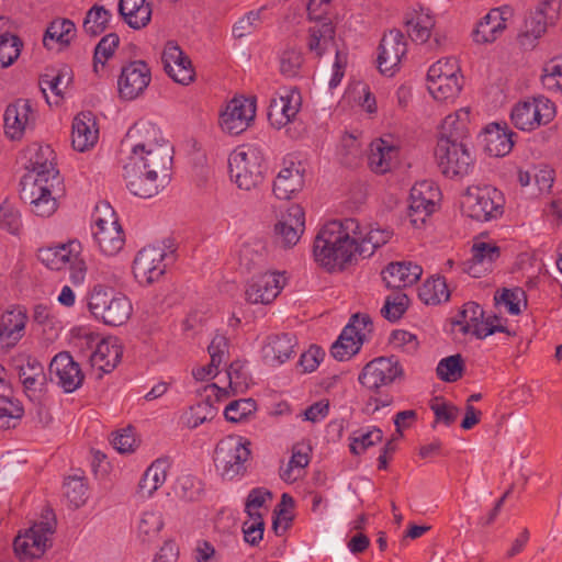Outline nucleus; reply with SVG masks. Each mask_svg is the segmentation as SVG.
I'll return each mask as SVG.
<instances>
[{"label": "nucleus", "mask_w": 562, "mask_h": 562, "mask_svg": "<svg viewBox=\"0 0 562 562\" xmlns=\"http://www.w3.org/2000/svg\"><path fill=\"white\" fill-rule=\"evenodd\" d=\"M360 238L361 228L356 218L326 223L314 239L315 261L328 271L345 269L359 256L357 243Z\"/></svg>", "instance_id": "f257e3e1"}, {"label": "nucleus", "mask_w": 562, "mask_h": 562, "mask_svg": "<svg viewBox=\"0 0 562 562\" xmlns=\"http://www.w3.org/2000/svg\"><path fill=\"white\" fill-rule=\"evenodd\" d=\"M403 368L393 357H379L368 362L361 370L358 381L367 391L373 393L366 403L367 413H375L390 406L393 397L386 392L396 379L402 378Z\"/></svg>", "instance_id": "f03ea898"}, {"label": "nucleus", "mask_w": 562, "mask_h": 562, "mask_svg": "<svg viewBox=\"0 0 562 562\" xmlns=\"http://www.w3.org/2000/svg\"><path fill=\"white\" fill-rule=\"evenodd\" d=\"M144 139L132 147L124 164L138 167V170H156L161 178L168 177L172 162V148L154 125L144 127Z\"/></svg>", "instance_id": "7ed1b4c3"}, {"label": "nucleus", "mask_w": 562, "mask_h": 562, "mask_svg": "<svg viewBox=\"0 0 562 562\" xmlns=\"http://www.w3.org/2000/svg\"><path fill=\"white\" fill-rule=\"evenodd\" d=\"M91 315L109 326L125 324L133 312L130 299L111 286L95 284L87 295Z\"/></svg>", "instance_id": "20e7f679"}, {"label": "nucleus", "mask_w": 562, "mask_h": 562, "mask_svg": "<svg viewBox=\"0 0 562 562\" xmlns=\"http://www.w3.org/2000/svg\"><path fill=\"white\" fill-rule=\"evenodd\" d=\"M503 193L491 186L469 187L461 201L462 213L477 222H488L504 213Z\"/></svg>", "instance_id": "39448f33"}, {"label": "nucleus", "mask_w": 562, "mask_h": 562, "mask_svg": "<svg viewBox=\"0 0 562 562\" xmlns=\"http://www.w3.org/2000/svg\"><path fill=\"white\" fill-rule=\"evenodd\" d=\"M263 161L262 153L254 146L238 147L229 155V173L238 188L249 191L262 183Z\"/></svg>", "instance_id": "423d86ee"}, {"label": "nucleus", "mask_w": 562, "mask_h": 562, "mask_svg": "<svg viewBox=\"0 0 562 562\" xmlns=\"http://www.w3.org/2000/svg\"><path fill=\"white\" fill-rule=\"evenodd\" d=\"M81 250L82 247L78 240H70L66 244L40 248L37 258L50 270L59 271L69 266L71 282L81 284L87 274V265L80 256Z\"/></svg>", "instance_id": "0eeeda50"}, {"label": "nucleus", "mask_w": 562, "mask_h": 562, "mask_svg": "<svg viewBox=\"0 0 562 562\" xmlns=\"http://www.w3.org/2000/svg\"><path fill=\"white\" fill-rule=\"evenodd\" d=\"M55 532V517L46 509L41 521L34 522L24 533L13 541V549L21 561L38 559L52 546L50 537Z\"/></svg>", "instance_id": "6e6552de"}, {"label": "nucleus", "mask_w": 562, "mask_h": 562, "mask_svg": "<svg viewBox=\"0 0 562 562\" xmlns=\"http://www.w3.org/2000/svg\"><path fill=\"white\" fill-rule=\"evenodd\" d=\"M427 90L438 102L453 100L461 91L463 77L454 59L445 58L431 65L427 71Z\"/></svg>", "instance_id": "1a4fd4ad"}, {"label": "nucleus", "mask_w": 562, "mask_h": 562, "mask_svg": "<svg viewBox=\"0 0 562 562\" xmlns=\"http://www.w3.org/2000/svg\"><path fill=\"white\" fill-rule=\"evenodd\" d=\"M434 156L441 173L450 179L463 178L474 168L475 158L465 143L437 142Z\"/></svg>", "instance_id": "9d476101"}, {"label": "nucleus", "mask_w": 562, "mask_h": 562, "mask_svg": "<svg viewBox=\"0 0 562 562\" xmlns=\"http://www.w3.org/2000/svg\"><path fill=\"white\" fill-rule=\"evenodd\" d=\"M555 116L554 104L544 97L518 102L512 110L513 124L521 131H533Z\"/></svg>", "instance_id": "9b49d317"}, {"label": "nucleus", "mask_w": 562, "mask_h": 562, "mask_svg": "<svg viewBox=\"0 0 562 562\" xmlns=\"http://www.w3.org/2000/svg\"><path fill=\"white\" fill-rule=\"evenodd\" d=\"M249 441L240 438L221 440L214 451V462L222 475L229 480L246 471L245 463L250 457Z\"/></svg>", "instance_id": "f8f14e48"}, {"label": "nucleus", "mask_w": 562, "mask_h": 562, "mask_svg": "<svg viewBox=\"0 0 562 562\" xmlns=\"http://www.w3.org/2000/svg\"><path fill=\"white\" fill-rule=\"evenodd\" d=\"M371 330L372 321L368 314H353L331 346L333 357L339 361L350 359L360 350L367 334Z\"/></svg>", "instance_id": "ddd939ff"}, {"label": "nucleus", "mask_w": 562, "mask_h": 562, "mask_svg": "<svg viewBox=\"0 0 562 562\" xmlns=\"http://www.w3.org/2000/svg\"><path fill=\"white\" fill-rule=\"evenodd\" d=\"M173 250L165 245H149L142 248L133 262V273L140 284H150L165 273L166 259L170 258Z\"/></svg>", "instance_id": "4468645a"}, {"label": "nucleus", "mask_w": 562, "mask_h": 562, "mask_svg": "<svg viewBox=\"0 0 562 562\" xmlns=\"http://www.w3.org/2000/svg\"><path fill=\"white\" fill-rule=\"evenodd\" d=\"M151 80L149 66L143 60L124 65L117 78L119 98L133 101L144 94Z\"/></svg>", "instance_id": "2eb2a0df"}, {"label": "nucleus", "mask_w": 562, "mask_h": 562, "mask_svg": "<svg viewBox=\"0 0 562 562\" xmlns=\"http://www.w3.org/2000/svg\"><path fill=\"white\" fill-rule=\"evenodd\" d=\"M304 231V211L300 205L293 204L281 214L273 226V244L282 249H290L299 243Z\"/></svg>", "instance_id": "dca6fc26"}, {"label": "nucleus", "mask_w": 562, "mask_h": 562, "mask_svg": "<svg viewBox=\"0 0 562 562\" xmlns=\"http://www.w3.org/2000/svg\"><path fill=\"white\" fill-rule=\"evenodd\" d=\"M256 116L255 99L245 97L233 98L220 115L222 130L231 135L246 131Z\"/></svg>", "instance_id": "f3484780"}, {"label": "nucleus", "mask_w": 562, "mask_h": 562, "mask_svg": "<svg viewBox=\"0 0 562 562\" xmlns=\"http://www.w3.org/2000/svg\"><path fill=\"white\" fill-rule=\"evenodd\" d=\"M93 237L100 250L106 256H114L123 248L124 233L111 207L105 206L104 217L95 218Z\"/></svg>", "instance_id": "a211bd4d"}, {"label": "nucleus", "mask_w": 562, "mask_h": 562, "mask_svg": "<svg viewBox=\"0 0 562 562\" xmlns=\"http://www.w3.org/2000/svg\"><path fill=\"white\" fill-rule=\"evenodd\" d=\"M405 54L406 43L403 33L397 30L384 33L378 54V68L380 72L389 77L394 76Z\"/></svg>", "instance_id": "6ab92c4d"}, {"label": "nucleus", "mask_w": 562, "mask_h": 562, "mask_svg": "<svg viewBox=\"0 0 562 562\" xmlns=\"http://www.w3.org/2000/svg\"><path fill=\"white\" fill-rule=\"evenodd\" d=\"M35 112L26 99H19L5 109L3 121L7 136L13 140L21 139L35 124Z\"/></svg>", "instance_id": "aec40b11"}, {"label": "nucleus", "mask_w": 562, "mask_h": 562, "mask_svg": "<svg viewBox=\"0 0 562 562\" xmlns=\"http://www.w3.org/2000/svg\"><path fill=\"white\" fill-rule=\"evenodd\" d=\"M301 105V93L296 89H285L270 100L267 113L269 123L280 130L296 116Z\"/></svg>", "instance_id": "412c9836"}, {"label": "nucleus", "mask_w": 562, "mask_h": 562, "mask_svg": "<svg viewBox=\"0 0 562 562\" xmlns=\"http://www.w3.org/2000/svg\"><path fill=\"white\" fill-rule=\"evenodd\" d=\"M283 285V278L277 272L254 277L245 289L246 301L251 304H270L279 295Z\"/></svg>", "instance_id": "4be33fe9"}, {"label": "nucleus", "mask_w": 562, "mask_h": 562, "mask_svg": "<svg viewBox=\"0 0 562 562\" xmlns=\"http://www.w3.org/2000/svg\"><path fill=\"white\" fill-rule=\"evenodd\" d=\"M167 75L177 83L189 85L194 79L191 59L176 42H168L161 56Z\"/></svg>", "instance_id": "5701e85b"}, {"label": "nucleus", "mask_w": 562, "mask_h": 562, "mask_svg": "<svg viewBox=\"0 0 562 562\" xmlns=\"http://www.w3.org/2000/svg\"><path fill=\"white\" fill-rule=\"evenodd\" d=\"M53 182H23L21 199L29 202L37 216L48 217L57 210V200L52 195Z\"/></svg>", "instance_id": "b1692460"}, {"label": "nucleus", "mask_w": 562, "mask_h": 562, "mask_svg": "<svg viewBox=\"0 0 562 562\" xmlns=\"http://www.w3.org/2000/svg\"><path fill=\"white\" fill-rule=\"evenodd\" d=\"M49 373L57 379V384L66 393H71L81 386L85 375L80 366L68 352H59L49 364Z\"/></svg>", "instance_id": "393cba45"}, {"label": "nucleus", "mask_w": 562, "mask_h": 562, "mask_svg": "<svg viewBox=\"0 0 562 562\" xmlns=\"http://www.w3.org/2000/svg\"><path fill=\"white\" fill-rule=\"evenodd\" d=\"M123 170L127 188L136 196L149 199L164 187L165 179L159 180L160 175L156 170L143 171L127 164L123 165Z\"/></svg>", "instance_id": "a878e982"}, {"label": "nucleus", "mask_w": 562, "mask_h": 562, "mask_svg": "<svg viewBox=\"0 0 562 562\" xmlns=\"http://www.w3.org/2000/svg\"><path fill=\"white\" fill-rule=\"evenodd\" d=\"M33 151L29 158L30 170L35 173L32 182H58V170L56 168V156L53 148L48 145L33 146L30 148Z\"/></svg>", "instance_id": "bb28decb"}, {"label": "nucleus", "mask_w": 562, "mask_h": 562, "mask_svg": "<svg viewBox=\"0 0 562 562\" xmlns=\"http://www.w3.org/2000/svg\"><path fill=\"white\" fill-rule=\"evenodd\" d=\"M514 135L515 133L506 124L491 123L483 130L481 138L484 149L490 156L504 157L513 149Z\"/></svg>", "instance_id": "cd10ccee"}, {"label": "nucleus", "mask_w": 562, "mask_h": 562, "mask_svg": "<svg viewBox=\"0 0 562 562\" xmlns=\"http://www.w3.org/2000/svg\"><path fill=\"white\" fill-rule=\"evenodd\" d=\"M335 35L336 27L331 19H325L314 23L307 31V49L318 58L330 49L336 50Z\"/></svg>", "instance_id": "c85d7f7f"}, {"label": "nucleus", "mask_w": 562, "mask_h": 562, "mask_svg": "<svg viewBox=\"0 0 562 562\" xmlns=\"http://www.w3.org/2000/svg\"><path fill=\"white\" fill-rule=\"evenodd\" d=\"M483 316L484 311L477 303L468 302L459 311L453 324L461 326V331L463 334L471 333L476 338L483 339L493 335L496 333V329H498L497 327H483Z\"/></svg>", "instance_id": "c756f323"}, {"label": "nucleus", "mask_w": 562, "mask_h": 562, "mask_svg": "<svg viewBox=\"0 0 562 562\" xmlns=\"http://www.w3.org/2000/svg\"><path fill=\"white\" fill-rule=\"evenodd\" d=\"M304 187V169L301 164L291 162L281 169L273 182V193L280 200H290Z\"/></svg>", "instance_id": "7c9ffc66"}, {"label": "nucleus", "mask_w": 562, "mask_h": 562, "mask_svg": "<svg viewBox=\"0 0 562 562\" xmlns=\"http://www.w3.org/2000/svg\"><path fill=\"white\" fill-rule=\"evenodd\" d=\"M382 279L389 289L403 291L416 283L422 276V268L404 262H391L381 272Z\"/></svg>", "instance_id": "2f4dec72"}, {"label": "nucleus", "mask_w": 562, "mask_h": 562, "mask_svg": "<svg viewBox=\"0 0 562 562\" xmlns=\"http://www.w3.org/2000/svg\"><path fill=\"white\" fill-rule=\"evenodd\" d=\"M18 375L26 395L33 401L38 400L47 382L44 367L35 359H27L18 367Z\"/></svg>", "instance_id": "473e14b6"}, {"label": "nucleus", "mask_w": 562, "mask_h": 562, "mask_svg": "<svg viewBox=\"0 0 562 562\" xmlns=\"http://www.w3.org/2000/svg\"><path fill=\"white\" fill-rule=\"evenodd\" d=\"M123 348L116 338L102 339L90 356L93 368L103 373L111 372L121 361Z\"/></svg>", "instance_id": "72a5a7b5"}, {"label": "nucleus", "mask_w": 562, "mask_h": 562, "mask_svg": "<svg viewBox=\"0 0 562 562\" xmlns=\"http://www.w3.org/2000/svg\"><path fill=\"white\" fill-rule=\"evenodd\" d=\"M24 409L18 400L12 396V389L8 380V373L0 364V427L9 428L11 419H20Z\"/></svg>", "instance_id": "f704fd0d"}, {"label": "nucleus", "mask_w": 562, "mask_h": 562, "mask_svg": "<svg viewBox=\"0 0 562 562\" xmlns=\"http://www.w3.org/2000/svg\"><path fill=\"white\" fill-rule=\"evenodd\" d=\"M469 111L465 109L447 115L440 125L437 142L465 143L464 139L469 135Z\"/></svg>", "instance_id": "c9c22d12"}, {"label": "nucleus", "mask_w": 562, "mask_h": 562, "mask_svg": "<svg viewBox=\"0 0 562 562\" xmlns=\"http://www.w3.org/2000/svg\"><path fill=\"white\" fill-rule=\"evenodd\" d=\"M498 246L485 241L474 243L472 246V258L464 263V271L474 278L491 269L492 263L499 257Z\"/></svg>", "instance_id": "e433bc0d"}, {"label": "nucleus", "mask_w": 562, "mask_h": 562, "mask_svg": "<svg viewBox=\"0 0 562 562\" xmlns=\"http://www.w3.org/2000/svg\"><path fill=\"white\" fill-rule=\"evenodd\" d=\"M98 140L95 122L90 114H78L72 123L71 144L75 150L85 151Z\"/></svg>", "instance_id": "4c0bfd02"}, {"label": "nucleus", "mask_w": 562, "mask_h": 562, "mask_svg": "<svg viewBox=\"0 0 562 562\" xmlns=\"http://www.w3.org/2000/svg\"><path fill=\"white\" fill-rule=\"evenodd\" d=\"M505 10H491L476 25L473 31V40L476 43H492L506 29Z\"/></svg>", "instance_id": "58836bf2"}, {"label": "nucleus", "mask_w": 562, "mask_h": 562, "mask_svg": "<svg viewBox=\"0 0 562 562\" xmlns=\"http://www.w3.org/2000/svg\"><path fill=\"white\" fill-rule=\"evenodd\" d=\"M119 13L130 27L140 30L150 22L151 5L146 0H120Z\"/></svg>", "instance_id": "ea45409f"}, {"label": "nucleus", "mask_w": 562, "mask_h": 562, "mask_svg": "<svg viewBox=\"0 0 562 562\" xmlns=\"http://www.w3.org/2000/svg\"><path fill=\"white\" fill-rule=\"evenodd\" d=\"M27 316L21 308L8 311L1 317L0 341L5 346L15 345L24 335Z\"/></svg>", "instance_id": "a19ab883"}, {"label": "nucleus", "mask_w": 562, "mask_h": 562, "mask_svg": "<svg viewBox=\"0 0 562 562\" xmlns=\"http://www.w3.org/2000/svg\"><path fill=\"white\" fill-rule=\"evenodd\" d=\"M295 345L296 339L293 335L271 336L263 347V357L271 364H282L292 357Z\"/></svg>", "instance_id": "79ce46f5"}, {"label": "nucleus", "mask_w": 562, "mask_h": 562, "mask_svg": "<svg viewBox=\"0 0 562 562\" xmlns=\"http://www.w3.org/2000/svg\"><path fill=\"white\" fill-rule=\"evenodd\" d=\"M397 147L387 144L384 139L378 138L370 144L369 166L375 173H386L391 170L397 157Z\"/></svg>", "instance_id": "37998d69"}, {"label": "nucleus", "mask_w": 562, "mask_h": 562, "mask_svg": "<svg viewBox=\"0 0 562 562\" xmlns=\"http://www.w3.org/2000/svg\"><path fill=\"white\" fill-rule=\"evenodd\" d=\"M168 469V459H157L150 464L138 484L142 496H151L165 483Z\"/></svg>", "instance_id": "c03bdc74"}, {"label": "nucleus", "mask_w": 562, "mask_h": 562, "mask_svg": "<svg viewBox=\"0 0 562 562\" xmlns=\"http://www.w3.org/2000/svg\"><path fill=\"white\" fill-rule=\"evenodd\" d=\"M548 24L550 23L546 20L543 12H532L525 21L524 30L518 35L520 46L525 49L533 48L538 38L546 32Z\"/></svg>", "instance_id": "a18cd8bd"}, {"label": "nucleus", "mask_w": 562, "mask_h": 562, "mask_svg": "<svg viewBox=\"0 0 562 562\" xmlns=\"http://www.w3.org/2000/svg\"><path fill=\"white\" fill-rule=\"evenodd\" d=\"M76 35L75 23L69 19H56L47 27L43 44L46 47H50L48 41H55L56 43L68 46Z\"/></svg>", "instance_id": "49530a36"}, {"label": "nucleus", "mask_w": 562, "mask_h": 562, "mask_svg": "<svg viewBox=\"0 0 562 562\" xmlns=\"http://www.w3.org/2000/svg\"><path fill=\"white\" fill-rule=\"evenodd\" d=\"M445 277L432 276L424 282V305H440L450 299Z\"/></svg>", "instance_id": "de8ad7c7"}, {"label": "nucleus", "mask_w": 562, "mask_h": 562, "mask_svg": "<svg viewBox=\"0 0 562 562\" xmlns=\"http://www.w3.org/2000/svg\"><path fill=\"white\" fill-rule=\"evenodd\" d=\"M429 408L435 416L434 423L431 424L432 428H436L437 425L450 427L456 423L459 416V408L441 396L432 397L429 401Z\"/></svg>", "instance_id": "09e8293b"}, {"label": "nucleus", "mask_w": 562, "mask_h": 562, "mask_svg": "<svg viewBox=\"0 0 562 562\" xmlns=\"http://www.w3.org/2000/svg\"><path fill=\"white\" fill-rule=\"evenodd\" d=\"M409 306L408 294L404 291H396L385 297L381 308V315L391 323L402 318Z\"/></svg>", "instance_id": "8fccbe9b"}, {"label": "nucleus", "mask_w": 562, "mask_h": 562, "mask_svg": "<svg viewBox=\"0 0 562 562\" xmlns=\"http://www.w3.org/2000/svg\"><path fill=\"white\" fill-rule=\"evenodd\" d=\"M392 234L390 229L380 228L370 229L366 236L361 233V238L357 243L358 255L363 258L372 256L376 248L385 245L390 240Z\"/></svg>", "instance_id": "3c124183"}, {"label": "nucleus", "mask_w": 562, "mask_h": 562, "mask_svg": "<svg viewBox=\"0 0 562 562\" xmlns=\"http://www.w3.org/2000/svg\"><path fill=\"white\" fill-rule=\"evenodd\" d=\"M310 458L307 452L303 451L301 445H295L292 449V457L286 467L281 470L280 476L288 483H293L302 475L303 469L307 467Z\"/></svg>", "instance_id": "603ef678"}, {"label": "nucleus", "mask_w": 562, "mask_h": 562, "mask_svg": "<svg viewBox=\"0 0 562 562\" xmlns=\"http://www.w3.org/2000/svg\"><path fill=\"white\" fill-rule=\"evenodd\" d=\"M120 44V37L116 33H109L101 38L94 48L93 70L95 74L104 68L105 61L111 58Z\"/></svg>", "instance_id": "864d4df0"}, {"label": "nucleus", "mask_w": 562, "mask_h": 562, "mask_svg": "<svg viewBox=\"0 0 562 562\" xmlns=\"http://www.w3.org/2000/svg\"><path fill=\"white\" fill-rule=\"evenodd\" d=\"M111 13L103 5L94 4L86 14L83 30L91 36L100 35L105 31Z\"/></svg>", "instance_id": "5fc2aeb1"}, {"label": "nucleus", "mask_w": 562, "mask_h": 562, "mask_svg": "<svg viewBox=\"0 0 562 562\" xmlns=\"http://www.w3.org/2000/svg\"><path fill=\"white\" fill-rule=\"evenodd\" d=\"M464 363L461 355H452L439 361L436 372L445 382H456L462 378Z\"/></svg>", "instance_id": "6e6d98bb"}, {"label": "nucleus", "mask_w": 562, "mask_h": 562, "mask_svg": "<svg viewBox=\"0 0 562 562\" xmlns=\"http://www.w3.org/2000/svg\"><path fill=\"white\" fill-rule=\"evenodd\" d=\"M173 491L177 496L186 501H195L203 492V484L195 476L183 474L177 479Z\"/></svg>", "instance_id": "4d7b16f0"}, {"label": "nucleus", "mask_w": 562, "mask_h": 562, "mask_svg": "<svg viewBox=\"0 0 562 562\" xmlns=\"http://www.w3.org/2000/svg\"><path fill=\"white\" fill-rule=\"evenodd\" d=\"M383 439V432L379 428H372L371 430L355 431L351 437L350 451L353 454H361L369 447L381 442Z\"/></svg>", "instance_id": "13d9d810"}, {"label": "nucleus", "mask_w": 562, "mask_h": 562, "mask_svg": "<svg viewBox=\"0 0 562 562\" xmlns=\"http://www.w3.org/2000/svg\"><path fill=\"white\" fill-rule=\"evenodd\" d=\"M257 409V403L252 398H241L231 402L224 412V416L228 422L238 423L246 419Z\"/></svg>", "instance_id": "bf43d9fd"}, {"label": "nucleus", "mask_w": 562, "mask_h": 562, "mask_svg": "<svg viewBox=\"0 0 562 562\" xmlns=\"http://www.w3.org/2000/svg\"><path fill=\"white\" fill-rule=\"evenodd\" d=\"M494 300L496 304H504L507 312L512 315L520 314V304L524 303V306L527 304L526 293L519 288L513 290L504 289L499 295L495 294Z\"/></svg>", "instance_id": "052dcab7"}, {"label": "nucleus", "mask_w": 562, "mask_h": 562, "mask_svg": "<svg viewBox=\"0 0 562 562\" xmlns=\"http://www.w3.org/2000/svg\"><path fill=\"white\" fill-rule=\"evenodd\" d=\"M442 206V192L434 181L424 180V216L438 213Z\"/></svg>", "instance_id": "680f3d73"}, {"label": "nucleus", "mask_w": 562, "mask_h": 562, "mask_svg": "<svg viewBox=\"0 0 562 562\" xmlns=\"http://www.w3.org/2000/svg\"><path fill=\"white\" fill-rule=\"evenodd\" d=\"M215 415L214 407L207 403H199L190 407V411L183 416L187 427L193 429L207 420H212Z\"/></svg>", "instance_id": "e2e57ef3"}, {"label": "nucleus", "mask_w": 562, "mask_h": 562, "mask_svg": "<svg viewBox=\"0 0 562 562\" xmlns=\"http://www.w3.org/2000/svg\"><path fill=\"white\" fill-rule=\"evenodd\" d=\"M541 81L548 90L562 91V58L552 59L544 66Z\"/></svg>", "instance_id": "0e129e2a"}, {"label": "nucleus", "mask_w": 562, "mask_h": 562, "mask_svg": "<svg viewBox=\"0 0 562 562\" xmlns=\"http://www.w3.org/2000/svg\"><path fill=\"white\" fill-rule=\"evenodd\" d=\"M162 519L159 514L146 512L138 522V535L143 541H150L162 528Z\"/></svg>", "instance_id": "69168bd1"}, {"label": "nucleus", "mask_w": 562, "mask_h": 562, "mask_svg": "<svg viewBox=\"0 0 562 562\" xmlns=\"http://www.w3.org/2000/svg\"><path fill=\"white\" fill-rule=\"evenodd\" d=\"M304 58L301 50L295 48L285 49L280 57V70L286 77L299 75Z\"/></svg>", "instance_id": "338daca9"}, {"label": "nucleus", "mask_w": 562, "mask_h": 562, "mask_svg": "<svg viewBox=\"0 0 562 562\" xmlns=\"http://www.w3.org/2000/svg\"><path fill=\"white\" fill-rule=\"evenodd\" d=\"M0 40V67H9L19 57L21 52L22 43L20 38L14 36H8Z\"/></svg>", "instance_id": "774afa93"}]
</instances>
